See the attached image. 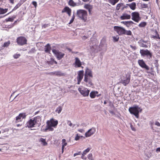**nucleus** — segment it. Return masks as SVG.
Here are the masks:
<instances>
[{
    "instance_id": "7ed1b4c3",
    "label": "nucleus",
    "mask_w": 160,
    "mask_h": 160,
    "mask_svg": "<svg viewBox=\"0 0 160 160\" xmlns=\"http://www.w3.org/2000/svg\"><path fill=\"white\" fill-rule=\"evenodd\" d=\"M58 124V121L57 120L54 121L53 119H51L50 121H48L45 130H48L49 131H53L54 130L53 127L56 128Z\"/></svg>"
},
{
    "instance_id": "2f4dec72",
    "label": "nucleus",
    "mask_w": 160,
    "mask_h": 160,
    "mask_svg": "<svg viewBox=\"0 0 160 160\" xmlns=\"http://www.w3.org/2000/svg\"><path fill=\"white\" fill-rule=\"evenodd\" d=\"M62 107L60 106L58 107L56 110H55V112H57L58 113H60L62 111Z\"/></svg>"
},
{
    "instance_id": "b1692460",
    "label": "nucleus",
    "mask_w": 160,
    "mask_h": 160,
    "mask_svg": "<svg viewBox=\"0 0 160 160\" xmlns=\"http://www.w3.org/2000/svg\"><path fill=\"white\" fill-rule=\"evenodd\" d=\"M68 4L71 6L74 7L77 6V4L73 0H69L68 2Z\"/></svg>"
},
{
    "instance_id": "ea45409f",
    "label": "nucleus",
    "mask_w": 160,
    "mask_h": 160,
    "mask_svg": "<svg viewBox=\"0 0 160 160\" xmlns=\"http://www.w3.org/2000/svg\"><path fill=\"white\" fill-rule=\"evenodd\" d=\"M151 37L154 39H160V38L159 37V35L158 34L156 35H152V36Z\"/></svg>"
},
{
    "instance_id": "6e6552de",
    "label": "nucleus",
    "mask_w": 160,
    "mask_h": 160,
    "mask_svg": "<svg viewBox=\"0 0 160 160\" xmlns=\"http://www.w3.org/2000/svg\"><path fill=\"white\" fill-rule=\"evenodd\" d=\"M52 52L54 54L57 58L59 60L63 58L65 55L63 53H62L56 49H52Z\"/></svg>"
},
{
    "instance_id": "338daca9",
    "label": "nucleus",
    "mask_w": 160,
    "mask_h": 160,
    "mask_svg": "<svg viewBox=\"0 0 160 160\" xmlns=\"http://www.w3.org/2000/svg\"><path fill=\"white\" fill-rule=\"evenodd\" d=\"M143 5L144 8H146L148 7V5L147 4H144Z\"/></svg>"
},
{
    "instance_id": "f257e3e1",
    "label": "nucleus",
    "mask_w": 160,
    "mask_h": 160,
    "mask_svg": "<svg viewBox=\"0 0 160 160\" xmlns=\"http://www.w3.org/2000/svg\"><path fill=\"white\" fill-rule=\"evenodd\" d=\"M92 77V72L91 70L87 68L85 72L84 81L88 86L91 87L92 85V79L91 78Z\"/></svg>"
},
{
    "instance_id": "412c9836",
    "label": "nucleus",
    "mask_w": 160,
    "mask_h": 160,
    "mask_svg": "<svg viewBox=\"0 0 160 160\" xmlns=\"http://www.w3.org/2000/svg\"><path fill=\"white\" fill-rule=\"evenodd\" d=\"M84 8L88 10L89 14L91 13V11L92 8L91 5L88 4H86L84 5Z\"/></svg>"
},
{
    "instance_id": "393cba45",
    "label": "nucleus",
    "mask_w": 160,
    "mask_h": 160,
    "mask_svg": "<svg viewBox=\"0 0 160 160\" xmlns=\"http://www.w3.org/2000/svg\"><path fill=\"white\" fill-rule=\"evenodd\" d=\"M98 93L97 91H92L90 93V96L91 98H94Z\"/></svg>"
},
{
    "instance_id": "1a4fd4ad",
    "label": "nucleus",
    "mask_w": 160,
    "mask_h": 160,
    "mask_svg": "<svg viewBox=\"0 0 160 160\" xmlns=\"http://www.w3.org/2000/svg\"><path fill=\"white\" fill-rule=\"evenodd\" d=\"M113 29L119 35L123 34L125 31V29L123 27L117 26H114Z\"/></svg>"
},
{
    "instance_id": "ddd939ff",
    "label": "nucleus",
    "mask_w": 160,
    "mask_h": 160,
    "mask_svg": "<svg viewBox=\"0 0 160 160\" xmlns=\"http://www.w3.org/2000/svg\"><path fill=\"white\" fill-rule=\"evenodd\" d=\"M96 130L95 128L92 127L85 133V137H88L91 136L95 133Z\"/></svg>"
},
{
    "instance_id": "4468645a",
    "label": "nucleus",
    "mask_w": 160,
    "mask_h": 160,
    "mask_svg": "<svg viewBox=\"0 0 160 160\" xmlns=\"http://www.w3.org/2000/svg\"><path fill=\"white\" fill-rule=\"evenodd\" d=\"M47 74L50 75H56L58 77L63 76L65 75L64 73L60 71L50 72Z\"/></svg>"
},
{
    "instance_id": "3c124183",
    "label": "nucleus",
    "mask_w": 160,
    "mask_h": 160,
    "mask_svg": "<svg viewBox=\"0 0 160 160\" xmlns=\"http://www.w3.org/2000/svg\"><path fill=\"white\" fill-rule=\"evenodd\" d=\"M32 4L33 5L35 8L37 6V2L35 1H33L32 2Z\"/></svg>"
},
{
    "instance_id": "72a5a7b5",
    "label": "nucleus",
    "mask_w": 160,
    "mask_h": 160,
    "mask_svg": "<svg viewBox=\"0 0 160 160\" xmlns=\"http://www.w3.org/2000/svg\"><path fill=\"white\" fill-rule=\"evenodd\" d=\"M146 24L147 23L146 22H142L138 25V26L139 27H144L146 25Z\"/></svg>"
},
{
    "instance_id": "79ce46f5",
    "label": "nucleus",
    "mask_w": 160,
    "mask_h": 160,
    "mask_svg": "<svg viewBox=\"0 0 160 160\" xmlns=\"http://www.w3.org/2000/svg\"><path fill=\"white\" fill-rule=\"evenodd\" d=\"M20 56V55L19 54H15L13 56V57L15 59L18 58Z\"/></svg>"
},
{
    "instance_id": "69168bd1",
    "label": "nucleus",
    "mask_w": 160,
    "mask_h": 160,
    "mask_svg": "<svg viewBox=\"0 0 160 160\" xmlns=\"http://www.w3.org/2000/svg\"><path fill=\"white\" fill-rule=\"evenodd\" d=\"M10 2L13 4L14 3V0H8Z\"/></svg>"
},
{
    "instance_id": "4be33fe9",
    "label": "nucleus",
    "mask_w": 160,
    "mask_h": 160,
    "mask_svg": "<svg viewBox=\"0 0 160 160\" xmlns=\"http://www.w3.org/2000/svg\"><path fill=\"white\" fill-rule=\"evenodd\" d=\"M51 49V47L49 44H47L45 47L44 51L46 52L50 53V52Z\"/></svg>"
},
{
    "instance_id": "de8ad7c7",
    "label": "nucleus",
    "mask_w": 160,
    "mask_h": 160,
    "mask_svg": "<svg viewBox=\"0 0 160 160\" xmlns=\"http://www.w3.org/2000/svg\"><path fill=\"white\" fill-rule=\"evenodd\" d=\"M92 153H89L88 155V158L90 160H92Z\"/></svg>"
},
{
    "instance_id": "4c0bfd02",
    "label": "nucleus",
    "mask_w": 160,
    "mask_h": 160,
    "mask_svg": "<svg viewBox=\"0 0 160 160\" xmlns=\"http://www.w3.org/2000/svg\"><path fill=\"white\" fill-rule=\"evenodd\" d=\"M141 47H143V48H147L148 47V45L146 44H145L144 43L142 42H141V43H138Z\"/></svg>"
},
{
    "instance_id": "58836bf2",
    "label": "nucleus",
    "mask_w": 160,
    "mask_h": 160,
    "mask_svg": "<svg viewBox=\"0 0 160 160\" xmlns=\"http://www.w3.org/2000/svg\"><path fill=\"white\" fill-rule=\"evenodd\" d=\"M122 5V3L118 4L116 6V9L118 10H119Z\"/></svg>"
},
{
    "instance_id": "c756f323",
    "label": "nucleus",
    "mask_w": 160,
    "mask_h": 160,
    "mask_svg": "<svg viewBox=\"0 0 160 160\" xmlns=\"http://www.w3.org/2000/svg\"><path fill=\"white\" fill-rule=\"evenodd\" d=\"M112 38H113V41L114 42H118L119 39V37L118 35H117L116 36H113Z\"/></svg>"
},
{
    "instance_id": "49530a36",
    "label": "nucleus",
    "mask_w": 160,
    "mask_h": 160,
    "mask_svg": "<svg viewBox=\"0 0 160 160\" xmlns=\"http://www.w3.org/2000/svg\"><path fill=\"white\" fill-rule=\"evenodd\" d=\"M130 47L132 48L133 50H135L137 49V47L135 45H130Z\"/></svg>"
},
{
    "instance_id": "e433bc0d",
    "label": "nucleus",
    "mask_w": 160,
    "mask_h": 160,
    "mask_svg": "<svg viewBox=\"0 0 160 160\" xmlns=\"http://www.w3.org/2000/svg\"><path fill=\"white\" fill-rule=\"evenodd\" d=\"M67 123L68 125L71 127L72 126L73 128L75 125V124H72L71 122L69 120L67 121Z\"/></svg>"
},
{
    "instance_id": "c9c22d12",
    "label": "nucleus",
    "mask_w": 160,
    "mask_h": 160,
    "mask_svg": "<svg viewBox=\"0 0 160 160\" xmlns=\"http://www.w3.org/2000/svg\"><path fill=\"white\" fill-rule=\"evenodd\" d=\"M90 148H88L83 152L82 153H83V154L86 155L88 152L90 151Z\"/></svg>"
},
{
    "instance_id": "f8f14e48",
    "label": "nucleus",
    "mask_w": 160,
    "mask_h": 160,
    "mask_svg": "<svg viewBox=\"0 0 160 160\" xmlns=\"http://www.w3.org/2000/svg\"><path fill=\"white\" fill-rule=\"evenodd\" d=\"M138 62L139 65L142 68H144L147 70H149V67L146 64L142 59L138 60Z\"/></svg>"
},
{
    "instance_id": "680f3d73",
    "label": "nucleus",
    "mask_w": 160,
    "mask_h": 160,
    "mask_svg": "<svg viewBox=\"0 0 160 160\" xmlns=\"http://www.w3.org/2000/svg\"><path fill=\"white\" fill-rule=\"evenodd\" d=\"M78 131L81 132H83V130L82 129H78Z\"/></svg>"
},
{
    "instance_id": "9d476101",
    "label": "nucleus",
    "mask_w": 160,
    "mask_h": 160,
    "mask_svg": "<svg viewBox=\"0 0 160 160\" xmlns=\"http://www.w3.org/2000/svg\"><path fill=\"white\" fill-rule=\"evenodd\" d=\"M27 40L25 38L23 37H20L17 39L18 44L20 45H23L27 43Z\"/></svg>"
},
{
    "instance_id": "a18cd8bd",
    "label": "nucleus",
    "mask_w": 160,
    "mask_h": 160,
    "mask_svg": "<svg viewBox=\"0 0 160 160\" xmlns=\"http://www.w3.org/2000/svg\"><path fill=\"white\" fill-rule=\"evenodd\" d=\"M10 43L9 41L7 42H5L3 45V46L4 47H8Z\"/></svg>"
},
{
    "instance_id": "13d9d810",
    "label": "nucleus",
    "mask_w": 160,
    "mask_h": 160,
    "mask_svg": "<svg viewBox=\"0 0 160 160\" xmlns=\"http://www.w3.org/2000/svg\"><path fill=\"white\" fill-rule=\"evenodd\" d=\"M84 155L85 154H83V153H82V156L81 157V158L83 159L86 160L87 158L84 156Z\"/></svg>"
},
{
    "instance_id": "864d4df0",
    "label": "nucleus",
    "mask_w": 160,
    "mask_h": 160,
    "mask_svg": "<svg viewBox=\"0 0 160 160\" xmlns=\"http://www.w3.org/2000/svg\"><path fill=\"white\" fill-rule=\"evenodd\" d=\"M130 127L132 130L133 131H135L136 130L135 128L133 127L132 125V124H130Z\"/></svg>"
},
{
    "instance_id": "473e14b6",
    "label": "nucleus",
    "mask_w": 160,
    "mask_h": 160,
    "mask_svg": "<svg viewBox=\"0 0 160 160\" xmlns=\"http://www.w3.org/2000/svg\"><path fill=\"white\" fill-rule=\"evenodd\" d=\"M132 34V32L130 30H126L125 29V31H124L123 34L127 35H131Z\"/></svg>"
},
{
    "instance_id": "052dcab7",
    "label": "nucleus",
    "mask_w": 160,
    "mask_h": 160,
    "mask_svg": "<svg viewBox=\"0 0 160 160\" xmlns=\"http://www.w3.org/2000/svg\"><path fill=\"white\" fill-rule=\"evenodd\" d=\"M156 152H160V148H157L156 149Z\"/></svg>"
},
{
    "instance_id": "aec40b11",
    "label": "nucleus",
    "mask_w": 160,
    "mask_h": 160,
    "mask_svg": "<svg viewBox=\"0 0 160 160\" xmlns=\"http://www.w3.org/2000/svg\"><path fill=\"white\" fill-rule=\"evenodd\" d=\"M131 18L130 15L126 13H123L122 15L121 16L120 18L122 20L129 19Z\"/></svg>"
},
{
    "instance_id": "6e6d98bb",
    "label": "nucleus",
    "mask_w": 160,
    "mask_h": 160,
    "mask_svg": "<svg viewBox=\"0 0 160 160\" xmlns=\"http://www.w3.org/2000/svg\"><path fill=\"white\" fill-rule=\"evenodd\" d=\"M155 124L158 126H160V123L159 122H157V121H156L155 122Z\"/></svg>"
},
{
    "instance_id": "f3484780",
    "label": "nucleus",
    "mask_w": 160,
    "mask_h": 160,
    "mask_svg": "<svg viewBox=\"0 0 160 160\" xmlns=\"http://www.w3.org/2000/svg\"><path fill=\"white\" fill-rule=\"evenodd\" d=\"M26 116V115L25 113H20L18 116L16 117V120L18 122L21 121L22 119L25 118Z\"/></svg>"
},
{
    "instance_id": "4d7b16f0",
    "label": "nucleus",
    "mask_w": 160,
    "mask_h": 160,
    "mask_svg": "<svg viewBox=\"0 0 160 160\" xmlns=\"http://www.w3.org/2000/svg\"><path fill=\"white\" fill-rule=\"evenodd\" d=\"M17 22V21H16L14 22V23L13 24H12V25H10V26L9 27V28H12V27H13L15 24Z\"/></svg>"
},
{
    "instance_id": "8fccbe9b",
    "label": "nucleus",
    "mask_w": 160,
    "mask_h": 160,
    "mask_svg": "<svg viewBox=\"0 0 160 160\" xmlns=\"http://www.w3.org/2000/svg\"><path fill=\"white\" fill-rule=\"evenodd\" d=\"M3 131V133L6 132H8L9 131V129L8 128H5L4 129H3L2 130Z\"/></svg>"
},
{
    "instance_id": "bf43d9fd",
    "label": "nucleus",
    "mask_w": 160,
    "mask_h": 160,
    "mask_svg": "<svg viewBox=\"0 0 160 160\" xmlns=\"http://www.w3.org/2000/svg\"><path fill=\"white\" fill-rule=\"evenodd\" d=\"M153 122H150V125H151V127L152 128V129L153 130H154V129L153 128Z\"/></svg>"
},
{
    "instance_id": "7c9ffc66",
    "label": "nucleus",
    "mask_w": 160,
    "mask_h": 160,
    "mask_svg": "<svg viewBox=\"0 0 160 160\" xmlns=\"http://www.w3.org/2000/svg\"><path fill=\"white\" fill-rule=\"evenodd\" d=\"M109 2L112 5H115L119 0H108Z\"/></svg>"
},
{
    "instance_id": "bb28decb",
    "label": "nucleus",
    "mask_w": 160,
    "mask_h": 160,
    "mask_svg": "<svg viewBox=\"0 0 160 160\" xmlns=\"http://www.w3.org/2000/svg\"><path fill=\"white\" fill-rule=\"evenodd\" d=\"M39 141L41 142L43 146H46L48 144L46 141L45 139L43 138H40Z\"/></svg>"
},
{
    "instance_id": "423d86ee",
    "label": "nucleus",
    "mask_w": 160,
    "mask_h": 160,
    "mask_svg": "<svg viewBox=\"0 0 160 160\" xmlns=\"http://www.w3.org/2000/svg\"><path fill=\"white\" fill-rule=\"evenodd\" d=\"M78 90L84 97H87L89 95V90L86 88L83 87H79L78 88Z\"/></svg>"
},
{
    "instance_id": "5701e85b",
    "label": "nucleus",
    "mask_w": 160,
    "mask_h": 160,
    "mask_svg": "<svg viewBox=\"0 0 160 160\" xmlns=\"http://www.w3.org/2000/svg\"><path fill=\"white\" fill-rule=\"evenodd\" d=\"M127 5L132 10H135L136 8V4L134 2H133L131 3L127 4Z\"/></svg>"
},
{
    "instance_id": "9b49d317",
    "label": "nucleus",
    "mask_w": 160,
    "mask_h": 160,
    "mask_svg": "<svg viewBox=\"0 0 160 160\" xmlns=\"http://www.w3.org/2000/svg\"><path fill=\"white\" fill-rule=\"evenodd\" d=\"M140 53L142 56H146L149 58H151L152 57V53L148 50H140Z\"/></svg>"
},
{
    "instance_id": "cd10ccee",
    "label": "nucleus",
    "mask_w": 160,
    "mask_h": 160,
    "mask_svg": "<svg viewBox=\"0 0 160 160\" xmlns=\"http://www.w3.org/2000/svg\"><path fill=\"white\" fill-rule=\"evenodd\" d=\"M7 8L4 9L2 8H0V14H3L6 13L8 11Z\"/></svg>"
},
{
    "instance_id": "2eb2a0df",
    "label": "nucleus",
    "mask_w": 160,
    "mask_h": 160,
    "mask_svg": "<svg viewBox=\"0 0 160 160\" xmlns=\"http://www.w3.org/2000/svg\"><path fill=\"white\" fill-rule=\"evenodd\" d=\"M75 61L73 64L74 67L76 68H79L81 67L82 65V62L79 58L77 57L75 58Z\"/></svg>"
},
{
    "instance_id": "a211bd4d",
    "label": "nucleus",
    "mask_w": 160,
    "mask_h": 160,
    "mask_svg": "<svg viewBox=\"0 0 160 160\" xmlns=\"http://www.w3.org/2000/svg\"><path fill=\"white\" fill-rule=\"evenodd\" d=\"M130 80V78L129 77H126L125 79H122L120 82L122 83L124 86H126L129 83Z\"/></svg>"
},
{
    "instance_id": "a878e982",
    "label": "nucleus",
    "mask_w": 160,
    "mask_h": 160,
    "mask_svg": "<svg viewBox=\"0 0 160 160\" xmlns=\"http://www.w3.org/2000/svg\"><path fill=\"white\" fill-rule=\"evenodd\" d=\"M48 63L49 64L53 65L54 64H57V62L52 58H50V60L48 61Z\"/></svg>"
},
{
    "instance_id": "20e7f679",
    "label": "nucleus",
    "mask_w": 160,
    "mask_h": 160,
    "mask_svg": "<svg viewBox=\"0 0 160 160\" xmlns=\"http://www.w3.org/2000/svg\"><path fill=\"white\" fill-rule=\"evenodd\" d=\"M77 14L78 17L84 22L86 21L87 17V11L79 9L77 11Z\"/></svg>"
},
{
    "instance_id": "0e129e2a",
    "label": "nucleus",
    "mask_w": 160,
    "mask_h": 160,
    "mask_svg": "<svg viewBox=\"0 0 160 160\" xmlns=\"http://www.w3.org/2000/svg\"><path fill=\"white\" fill-rule=\"evenodd\" d=\"M78 80L77 84L79 85L80 84V83L82 80Z\"/></svg>"
},
{
    "instance_id": "dca6fc26",
    "label": "nucleus",
    "mask_w": 160,
    "mask_h": 160,
    "mask_svg": "<svg viewBox=\"0 0 160 160\" xmlns=\"http://www.w3.org/2000/svg\"><path fill=\"white\" fill-rule=\"evenodd\" d=\"M71 9L68 7H65L62 10V12L63 13L64 12L67 13L68 16L70 17L71 15Z\"/></svg>"
},
{
    "instance_id": "c85d7f7f",
    "label": "nucleus",
    "mask_w": 160,
    "mask_h": 160,
    "mask_svg": "<svg viewBox=\"0 0 160 160\" xmlns=\"http://www.w3.org/2000/svg\"><path fill=\"white\" fill-rule=\"evenodd\" d=\"M22 3L21 2H19L14 7L13 9L12 10V11H14L16 9H17L18 8H19L21 5L22 4Z\"/></svg>"
},
{
    "instance_id": "c03bdc74",
    "label": "nucleus",
    "mask_w": 160,
    "mask_h": 160,
    "mask_svg": "<svg viewBox=\"0 0 160 160\" xmlns=\"http://www.w3.org/2000/svg\"><path fill=\"white\" fill-rule=\"evenodd\" d=\"M74 18H75V16H74V15H73V16H72V19H71L70 22H69V24H71V23H72L73 22Z\"/></svg>"
},
{
    "instance_id": "5fc2aeb1",
    "label": "nucleus",
    "mask_w": 160,
    "mask_h": 160,
    "mask_svg": "<svg viewBox=\"0 0 160 160\" xmlns=\"http://www.w3.org/2000/svg\"><path fill=\"white\" fill-rule=\"evenodd\" d=\"M81 154V151H79V152H78V153H74V154L73 156H74V157H75V156H76L77 155H80Z\"/></svg>"
},
{
    "instance_id": "39448f33",
    "label": "nucleus",
    "mask_w": 160,
    "mask_h": 160,
    "mask_svg": "<svg viewBox=\"0 0 160 160\" xmlns=\"http://www.w3.org/2000/svg\"><path fill=\"white\" fill-rule=\"evenodd\" d=\"M140 108L138 106H135L134 107H130L129 108V111L130 113L133 114L137 118L139 117V110Z\"/></svg>"
},
{
    "instance_id": "0eeeda50",
    "label": "nucleus",
    "mask_w": 160,
    "mask_h": 160,
    "mask_svg": "<svg viewBox=\"0 0 160 160\" xmlns=\"http://www.w3.org/2000/svg\"><path fill=\"white\" fill-rule=\"evenodd\" d=\"M132 19L134 21L138 22L141 19L139 14L138 12H132L131 13Z\"/></svg>"
},
{
    "instance_id": "37998d69",
    "label": "nucleus",
    "mask_w": 160,
    "mask_h": 160,
    "mask_svg": "<svg viewBox=\"0 0 160 160\" xmlns=\"http://www.w3.org/2000/svg\"><path fill=\"white\" fill-rule=\"evenodd\" d=\"M6 22H12L13 21V18H8L6 19Z\"/></svg>"
},
{
    "instance_id": "09e8293b",
    "label": "nucleus",
    "mask_w": 160,
    "mask_h": 160,
    "mask_svg": "<svg viewBox=\"0 0 160 160\" xmlns=\"http://www.w3.org/2000/svg\"><path fill=\"white\" fill-rule=\"evenodd\" d=\"M80 137L78 135V134H77L76 137L75 138V140L76 141L78 140L80 138Z\"/></svg>"
},
{
    "instance_id": "f03ea898",
    "label": "nucleus",
    "mask_w": 160,
    "mask_h": 160,
    "mask_svg": "<svg viewBox=\"0 0 160 160\" xmlns=\"http://www.w3.org/2000/svg\"><path fill=\"white\" fill-rule=\"evenodd\" d=\"M41 120V117L40 116H37L30 119L27 122V126L28 128L35 127V125L39 126L40 124V122Z\"/></svg>"
},
{
    "instance_id": "774afa93",
    "label": "nucleus",
    "mask_w": 160,
    "mask_h": 160,
    "mask_svg": "<svg viewBox=\"0 0 160 160\" xmlns=\"http://www.w3.org/2000/svg\"><path fill=\"white\" fill-rule=\"evenodd\" d=\"M121 22V23H123V24H128V23H127V22Z\"/></svg>"
},
{
    "instance_id": "a19ab883",
    "label": "nucleus",
    "mask_w": 160,
    "mask_h": 160,
    "mask_svg": "<svg viewBox=\"0 0 160 160\" xmlns=\"http://www.w3.org/2000/svg\"><path fill=\"white\" fill-rule=\"evenodd\" d=\"M148 41H144L143 39H141L139 40V41L138 42V43H141V42H142L144 43H147Z\"/></svg>"
},
{
    "instance_id": "6ab92c4d",
    "label": "nucleus",
    "mask_w": 160,
    "mask_h": 160,
    "mask_svg": "<svg viewBox=\"0 0 160 160\" xmlns=\"http://www.w3.org/2000/svg\"><path fill=\"white\" fill-rule=\"evenodd\" d=\"M84 71L83 70L80 71L78 73L77 80H82L83 76Z\"/></svg>"
},
{
    "instance_id": "603ef678",
    "label": "nucleus",
    "mask_w": 160,
    "mask_h": 160,
    "mask_svg": "<svg viewBox=\"0 0 160 160\" xmlns=\"http://www.w3.org/2000/svg\"><path fill=\"white\" fill-rule=\"evenodd\" d=\"M49 26V24H44L42 26V28H45Z\"/></svg>"
},
{
    "instance_id": "e2e57ef3",
    "label": "nucleus",
    "mask_w": 160,
    "mask_h": 160,
    "mask_svg": "<svg viewBox=\"0 0 160 160\" xmlns=\"http://www.w3.org/2000/svg\"><path fill=\"white\" fill-rule=\"evenodd\" d=\"M127 22V23H128V24H129L130 23H133V22L132 21H127V22Z\"/></svg>"
},
{
    "instance_id": "f704fd0d",
    "label": "nucleus",
    "mask_w": 160,
    "mask_h": 160,
    "mask_svg": "<svg viewBox=\"0 0 160 160\" xmlns=\"http://www.w3.org/2000/svg\"><path fill=\"white\" fill-rule=\"evenodd\" d=\"M66 139H62V148H64V147L67 145V143L66 142Z\"/></svg>"
}]
</instances>
